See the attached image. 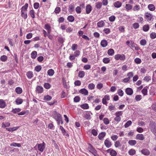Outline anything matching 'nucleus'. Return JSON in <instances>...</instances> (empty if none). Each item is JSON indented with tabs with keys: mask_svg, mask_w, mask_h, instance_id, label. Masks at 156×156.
<instances>
[{
	"mask_svg": "<svg viewBox=\"0 0 156 156\" xmlns=\"http://www.w3.org/2000/svg\"><path fill=\"white\" fill-rule=\"evenodd\" d=\"M79 92L82 94H84L85 95H86L88 94V91L85 88H83L80 89Z\"/></svg>",
	"mask_w": 156,
	"mask_h": 156,
	"instance_id": "nucleus-13",
	"label": "nucleus"
},
{
	"mask_svg": "<svg viewBox=\"0 0 156 156\" xmlns=\"http://www.w3.org/2000/svg\"><path fill=\"white\" fill-rule=\"evenodd\" d=\"M31 58L33 59H35L36 57V56L37 55V53L36 51H33L31 54Z\"/></svg>",
	"mask_w": 156,
	"mask_h": 156,
	"instance_id": "nucleus-37",
	"label": "nucleus"
},
{
	"mask_svg": "<svg viewBox=\"0 0 156 156\" xmlns=\"http://www.w3.org/2000/svg\"><path fill=\"white\" fill-rule=\"evenodd\" d=\"M61 11V9L59 7H58L55 8L54 12L56 14H58Z\"/></svg>",
	"mask_w": 156,
	"mask_h": 156,
	"instance_id": "nucleus-64",
	"label": "nucleus"
},
{
	"mask_svg": "<svg viewBox=\"0 0 156 156\" xmlns=\"http://www.w3.org/2000/svg\"><path fill=\"white\" fill-rule=\"evenodd\" d=\"M136 139L137 140H143L144 139V137L143 134H138L136 135Z\"/></svg>",
	"mask_w": 156,
	"mask_h": 156,
	"instance_id": "nucleus-12",
	"label": "nucleus"
},
{
	"mask_svg": "<svg viewBox=\"0 0 156 156\" xmlns=\"http://www.w3.org/2000/svg\"><path fill=\"white\" fill-rule=\"evenodd\" d=\"M115 19V17L114 16H112L109 18V20L111 22H114Z\"/></svg>",
	"mask_w": 156,
	"mask_h": 156,
	"instance_id": "nucleus-63",
	"label": "nucleus"
},
{
	"mask_svg": "<svg viewBox=\"0 0 156 156\" xmlns=\"http://www.w3.org/2000/svg\"><path fill=\"white\" fill-rule=\"evenodd\" d=\"M88 87L90 90H92L94 88L95 85L93 83H90L88 84Z\"/></svg>",
	"mask_w": 156,
	"mask_h": 156,
	"instance_id": "nucleus-41",
	"label": "nucleus"
},
{
	"mask_svg": "<svg viewBox=\"0 0 156 156\" xmlns=\"http://www.w3.org/2000/svg\"><path fill=\"white\" fill-rule=\"evenodd\" d=\"M78 46L76 44H72L71 49L73 51H75L77 48Z\"/></svg>",
	"mask_w": 156,
	"mask_h": 156,
	"instance_id": "nucleus-57",
	"label": "nucleus"
},
{
	"mask_svg": "<svg viewBox=\"0 0 156 156\" xmlns=\"http://www.w3.org/2000/svg\"><path fill=\"white\" fill-rule=\"evenodd\" d=\"M117 93L119 96L121 97L124 94V92L121 89H119L118 90Z\"/></svg>",
	"mask_w": 156,
	"mask_h": 156,
	"instance_id": "nucleus-50",
	"label": "nucleus"
},
{
	"mask_svg": "<svg viewBox=\"0 0 156 156\" xmlns=\"http://www.w3.org/2000/svg\"><path fill=\"white\" fill-rule=\"evenodd\" d=\"M103 87V84L101 83H99L96 86V87L99 90L101 89Z\"/></svg>",
	"mask_w": 156,
	"mask_h": 156,
	"instance_id": "nucleus-62",
	"label": "nucleus"
},
{
	"mask_svg": "<svg viewBox=\"0 0 156 156\" xmlns=\"http://www.w3.org/2000/svg\"><path fill=\"white\" fill-rule=\"evenodd\" d=\"M150 36L151 39H154L156 38V33L153 32L150 34Z\"/></svg>",
	"mask_w": 156,
	"mask_h": 156,
	"instance_id": "nucleus-49",
	"label": "nucleus"
},
{
	"mask_svg": "<svg viewBox=\"0 0 156 156\" xmlns=\"http://www.w3.org/2000/svg\"><path fill=\"white\" fill-rule=\"evenodd\" d=\"M74 8V6L73 5H69L68 10L69 12H73Z\"/></svg>",
	"mask_w": 156,
	"mask_h": 156,
	"instance_id": "nucleus-42",
	"label": "nucleus"
},
{
	"mask_svg": "<svg viewBox=\"0 0 156 156\" xmlns=\"http://www.w3.org/2000/svg\"><path fill=\"white\" fill-rule=\"evenodd\" d=\"M114 6L117 8L120 7L122 5V3L119 1H116L114 4Z\"/></svg>",
	"mask_w": 156,
	"mask_h": 156,
	"instance_id": "nucleus-23",
	"label": "nucleus"
},
{
	"mask_svg": "<svg viewBox=\"0 0 156 156\" xmlns=\"http://www.w3.org/2000/svg\"><path fill=\"white\" fill-rule=\"evenodd\" d=\"M115 59L116 60H120L122 61H124L126 59V56L124 54H117L115 55Z\"/></svg>",
	"mask_w": 156,
	"mask_h": 156,
	"instance_id": "nucleus-2",
	"label": "nucleus"
},
{
	"mask_svg": "<svg viewBox=\"0 0 156 156\" xmlns=\"http://www.w3.org/2000/svg\"><path fill=\"white\" fill-rule=\"evenodd\" d=\"M107 53L109 55L112 56L114 54L115 51L113 49L110 48L108 50Z\"/></svg>",
	"mask_w": 156,
	"mask_h": 156,
	"instance_id": "nucleus-25",
	"label": "nucleus"
},
{
	"mask_svg": "<svg viewBox=\"0 0 156 156\" xmlns=\"http://www.w3.org/2000/svg\"><path fill=\"white\" fill-rule=\"evenodd\" d=\"M36 91L38 94H41L43 91V88L41 86H37L36 88Z\"/></svg>",
	"mask_w": 156,
	"mask_h": 156,
	"instance_id": "nucleus-9",
	"label": "nucleus"
},
{
	"mask_svg": "<svg viewBox=\"0 0 156 156\" xmlns=\"http://www.w3.org/2000/svg\"><path fill=\"white\" fill-rule=\"evenodd\" d=\"M133 27L134 29H138L139 27V25L137 23H135L133 24Z\"/></svg>",
	"mask_w": 156,
	"mask_h": 156,
	"instance_id": "nucleus-60",
	"label": "nucleus"
},
{
	"mask_svg": "<svg viewBox=\"0 0 156 156\" xmlns=\"http://www.w3.org/2000/svg\"><path fill=\"white\" fill-rule=\"evenodd\" d=\"M105 23L102 20L98 22L97 24V26L98 27H101L105 25Z\"/></svg>",
	"mask_w": 156,
	"mask_h": 156,
	"instance_id": "nucleus-21",
	"label": "nucleus"
},
{
	"mask_svg": "<svg viewBox=\"0 0 156 156\" xmlns=\"http://www.w3.org/2000/svg\"><path fill=\"white\" fill-rule=\"evenodd\" d=\"M128 143L131 146H133L136 143V141L134 140H130L128 141Z\"/></svg>",
	"mask_w": 156,
	"mask_h": 156,
	"instance_id": "nucleus-33",
	"label": "nucleus"
},
{
	"mask_svg": "<svg viewBox=\"0 0 156 156\" xmlns=\"http://www.w3.org/2000/svg\"><path fill=\"white\" fill-rule=\"evenodd\" d=\"M150 129L154 135H156V123L155 122H151L150 124Z\"/></svg>",
	"mask_w": 156,
	"mask_h": 156,
	"instance_id": "nucleus-3",
	"label": "nucleus"
},
{
	"mask_svg": "<svg viewBox=\"0 0 156 156\" xmlns=\"http://www.w3.org/2000/svg\"><path fill=\"white\" fill-rule=\"evenodd\" d=\"M23 100L20 98H17L15 100L16 104L17 105H19L21 104L23 102Z\"/></svg>",
	"mask_w": 156,
	"mask_h": 156,
	"instance_id": "nucleus-22",
	"label": "nucleus"
},
{
	"mask_svg": "<svg viewBox=\"0 0 156 156\" xmlns=\"http://www.w3.org/2000/svg\"><path fill=\"white\" fill-rule=\"evenodd\" d=\"M67 20L69 22H72L74 21L75 18L73 16L70 15L68 16Z\"/></svg>",
	"mask_w": 156,
	"mask_h": 156,
	"instance_id": "nucleus-30",
	"label": "nucleus"
},
{
	"mask_svg": "<svg viewBox=\"0 0 156 156\" xmlns=\"http://www.w3.org/2000/svg\"><path fill=\"white\" fill-rule=\"evenodd\" d=\"M110 104H111V105L109 106L108 107L109 110L110 111L115 110L116 108L115 106L112 105L111 103H110Z\"/></svg>",
	"mask_w": 156,
	"mask_h": 156,
	"instance_id": "nucleus-54",
	"label": "nucleus"
},
{
	"mask_svg": "<svg viewBox=\"0 0 156 156\" xmlns=\"http://www.w3.org/2000/svg\"><path fill=\"white\" fill-rule=\"evenodd\" d=\"M125 91L126 94L129 95H131L133 93V90L131 88L129 87L126 88Z\"/></svg>",
	"mask_w": 156,
	"mask_h": 156,
	"instance_id": "nucleus-8",
	"label": "nucleus"
},
{
	"mask_svg": "<svg viewBox=\"0 0 156 156\" xmlns=\"http://www.w3.org/2000/svg\"><path fill=\"white\" fill-rule=\"evenodd\" d=\"M10 123L9 122H3L2 125V127L5 128L6 127H9L10 126Z\"/></svg>",
	"mask_w": 156,
	"mask_h": 156,
	"instance_id": "nucleus-32",
	"label": "nucleus"
},
{
	"mask_svg": "<svg viewBox=\"0 0 156 156\" xmlns=\"http://www.w3.org/2000/svg\"><path fill=\"white\" fill-rule=\"evenodd\" d=\"M150 27L148 24L144 25L143 27V30L144 32L147 31L149 29Z\"/></svg>",
	"mask_w": 156,
	"mask_h": 156,
	"instance_id": "nucleus-28",
	"label": "nucleus"
},
{
	"mask_svg": "<svg viewBox=\"0 0 156 156\" xmlns=\"http://www.w3.org/2000/svg\"><path fill=\"white\" fill-rule=\"evenodd\" d=\"M132 121L130 120H129L127 121V122L125 123L124 125V126L125 128H126L130 126L132 124Z\"/></svg>",
	"mask_w": 156,
	"mask_h": 156,
	"instance_id": "nucleus-51",
	"label": "nucleus"
},
{
	"mask_svg": "<svg viewBox=\"0 0 156 156\" xmlns=\"http://www.w3.org/2000/svg\"><path fill=\"white\" fill-rule=\"evenodd\" d=\"M102 6V3L100 2H98L96 3L95 7L97 9H99L101 8Z\"/></svg>",
	"mask_w": 156,
	"mask_h": 156,
	"instance_id": "nucleus-31",
	"label": "nucleus"
},
{
	"mask_svg": "<svg viewBox=\"0 0 156 156\" xmlns=\"http://www.w3.org/2000/svg\"><path fill=\"white\" fill-rule=\"evenodd\" d=\"M29 14L30 16L33 18H35V16L34 13V12L33 10H31L30 11Z\"/></svg>",
	"mask_w": 156,
	"mask_h": 156,
	"instance_id": "nucleus-61",
	"label": "nucleus"
},
{
	"mask_svg": "<svg viewBox=\"0 0 156 156\" xmlns=\"http://www.w3.org/2000/svg\"><path fill=\"white\" fill-rule=\"evenodd\" d=\"M106 152L109 153L110 155L112 156H115L117 155L116 151L111 148L107 150L106 151Z\"/></svg>",
	"mask_w": 156,
	"mask_h": 156,
	"instance_id": "nucleus-7",
	"label": "nucleus"
},
{
	"mask_svg": "<svg viewBox=\"0 0 156 156\" xmlns=\"http://www.w3.org/2000/svg\"><path fill=\"white\" fill-rule=\"evenodd\" d=\"M141 153L145 155L148 156L150 154V151L147 149H143L141 151Z\"/></svg>",
	"mask_w": 156,
	"mask_h": 156,
	"instance_id": "nucleus-10",
	"label": "nucleus"
},
{
	"mask_svg": "<svg viewBox=\"0 0 156 156\" xmlns=\"http://www.w3.org/2000/svg\"><path fill=\"white\" fill-rule=\"evenodd\" d=\"M80 98L78 96H76L74 98V101L75 102H79L80 100Z\"/></svg>",
	"mask_w": 156,
	"mask_h": 156,
	"instance_id": "nucleus-59",
	"label": "nucleus"
},
{
	"mask_svg": "<svg viewBox=\"0 0 156 156\" xmlns=\"http://www.w3.org/2000/svg\"><path fill=\"white\" fill-rule=\"evenodd\" d=\"M52 97L51 96L47 95L44 96V97L43 100L45 101H48L51 99Z\"/></svg>",
	"mask_w": 156,
	"mask_h": 156,
	"instance_id": "nucleus-24",
	"label": "nucleus"
},
{
	"mask_svg": "<svg viewBox=\"0 0 156 156\" xmlns=\"http://www.w3.org/2000/svg\"><path fill=\"white\" fill-rule=\"evenodd\" d=\"M91 133L94 136H97L98 134L97 131L94 129H92L91 130Z\"/></svg>",
	"mask_w": 156,
	"mask_h": 156,
	"instance_id": "nucleus-53",
	"label": "nucleus"
},
{
	"mask_svg": "<svg viewBox=\"0 0 156 156\" xmlns=\"http://www.w3.org/2000/svg\"><path fill=\"white\" fill-rule=\"evenodd\" d=\"M153 17V16L148 12H146L145 13L144 18L148 22L151 20Z\"/></svg>",
	"mask_w": 156,
	"mask_h": 156,
	"instance_id": "nucleus-4",
	"label": "nucleus"
},
{
	"mask_svg": "<svg viewBox=\"0 0 156 156\" xmlns=\"http://www.w3.org/2000/svg\"><path fill=\"white\" fill-rule=\"evenodd\" d=\"M147 7L148 9L151 11H154L155 9V6L152 4H150L148 5Z\"/></svg>",
	"mask_w": 156,
	"mask_h": 156,
	"instance_id": "nucleus-20",
	"label": "nucleus"
},
{
	"mask_svg": "<svg viewBox=\"0 0 156 156\" xmlns=\"http://www.w3.org/2000/svg\"><path fill=\"white\" fill-rule=\"evenodd\" d=\"M141 92L144 96L147 94V90L146 87H144L142 90Z\"/></svg>",
	"mask_w": 156,
	"mask_h": 156,
	"instance_id": "nucleus-45",
	"label": "nucleus"
},
{
	"mask_svg": "<svg viewBox=\"0 0 156 156\" xmlns=\"http://www.w3.org/2000/svg\"><path fill=\"white\" fill-rule=\"evenodd\" d=\"M104 144L106 147L108 148L111 147L112 145L111 142L109 138H107L105 140Z\"/></svg>",
	"mask_w": 156,
	"mask_h": 156,
	"instance_id": "nucleus-6",
	"label": "nucleus"
},
{
	"mask_svg": "<svg viewBox=\"0 0 156 156\" xmlns=\"http://www.w3.org/2000/svg\"><path fill=\"white\" fill-rule=\"evenodd\" d=\"M6 106V103L4 101L3 99H0V108H4Z\"/></svg>",
	"mask_w": 156,
	"mask_h": 156,
	"instance_id": "nucleus-15",
	"label": "nucleus"
},
{
	"mask_svg": "<svg viewBox=\"0 0 156 156\" xmlns=\"http://www.w3.org/2000/svg\"><path fill=\"white\" fill-rule=\"evenodd\" d=\"M28 4L26 3L25 5L23 6L21 9V11H27L28 7Z\"/></svg>",
	"mask_w": 156,
	"mask_h": 156,
	"instance_id": "nucleus-34",
	"label": "nucleus"
},
{
	"mask_svg": "<svg viewBox=\"0 0 156 156\" xmlns=\"http://www.w3.org/2000/svg\"><path fill=\"white\" fill-rule=\"evenodd\" d=\"M27 76L29 79H30L33 77V73L31 71H28L26 74Z\"/></svg>",
	"mask_w": 156,
	"mask_h": 156,
	"instance_id": "nucleus-19",
	"label": "nucleus"
},
{
	"mask_svg": "<svg viewBox=\"0 0 156 156\" xmlns=\"http://www.w3.org/2000/svg\"><path fill=\"white\" fill-rule=\"evenodd\" d=\"M7 57L5 55H3L0 57V60L2 62H5L7 59Z\"/></svg>",
	"mask_w": 156,
	"mask_h": 156,
	"instance_id": "nucleus-40",
	"label": "nucleus"
},
{
	"mask_svg": "<svg viewBox=\"0 0 156 156\" xmlns=\"http://www.w3.org/2000/svg\"><path fill=\"white\" fill-rule=\"evenodd\" d=\"M21 16L24 19H26L27 17V13L26 11H21Z\"/></svg>",
	"mask_w": 156,
	"mask_h": 156,
	"instance_id": "nucleus-18",
	"label": "nucleus"
},
{
	"mask_svg": "<svg viewBox=\"0 0 156 156\" xmlns=\"http://www.w3.org/2000/svg\"><path fill=\"white\" fill-rule=\"evenodd\" d=\"M141 60L138 58H136L134 59V62L137 64H140L141 62Z\"/></svg>",
	"mask_w": 156,
	"mask_h": 156,
	"instance_id": "nucleus-58",
	"label": "nucleus"
},
{
	"mask_svg": "<svg viewBox=\"0 0 156 156\" xmlns=\"http://www.w3.org/2000/svg\"><path fill=\"white\" fill-rule=\"evenodd\" d=\"M86 119L90 120L91 119V117L90 113H87L83 116Z\"/></svg>",
	"mask_w": 156,
	"mask_h": 156,
	"instance_id": "nucleus-48",
	"label": "nucleus"
},
{
	"mask_svg": "<svg viewBox=\"0 0 156 156\" xmlns=\"http://www.w3.org/2000/svg\"><path fill=\"white\" fill-rule=\"evenodd\" d=\"M108 42L106 40H103L101 41V45L102 47L105 48L108 45Z\"/></svg>",
	"mask_w": 156,
	"mask_h": 156,
	"instance_id": "nucleus-17",
	"label": "nucleus"
},
{
	"mask_svg": "<svg viewBox=\"0 0 156 156\" xmlns=\"http://www.w3.org/2000/svg\"><path fill=\"white\" fill-rule=\"evenodd\" d=\"M123 112L121 111H119L115 113V115L116 116L120 117L122 115Z\"/></svg>",
	"mask_w": 156,
	"mask_h": 156,
	"instance_id": "nucleus-56",
	"label": "nucleus"
},
{
	"mask_svg": "<svg viewBox=\"0 0 156 156\" xmlns=\"http://www.w3.org/2000/svg\"><path fill=\"white\" fill-rule=\"evenodd\" d=\"M11 146H14L15 147H20L21 146V144L19 143L13 142L10 145Z\"/></svg>",
	"mask_w": 156,
	"mask_h": 156,
	"instance_id": "nucleus-39",
	"label": "nucleus"
},
{
	"mask_svg": "<svg viewBox=\"0 0 156 156\" xmlns=\"http://www.w3.org/2000/svg\"><path fill=\"white\" fill-rule=\"evenodd\" d=\"M55 72L53 69H49L47 72L48 75L50 76H52L54 74Z\"/></svg>",
	"mask_w": 156,
	"mask_h": 156,
	"instance_id": "nucleus-29",
	"label": "nucleus"
},
{
	"mask_svg": "<svg viewBox=\"0 0 156 156\" xmlns=\"http://www.w3.org/2000/svg\"><path fill=\"white\" fill-rule=\"evenodd\" d=\"M16 92L18 94H20L22 92V89L20 87H17L15 89Z\"/></svg>",
	"mask_w": 156,
	"mask_h": 156,
	"instance_id": "nucleus-27",
	"label": "nucleus"
},
{
	"mask_svg": "<svg viewBox=\"0 0 156 156\" xmlns=\"http://www.w3.org/2000/svg\"><path fill=\"white\" fill-rule=\"evenodd\" d=\"M80 107L84 109H87L89 108L88 105L87 103H85L81 105Z\"/></svg>",
	"mask_w": 156,
	"mask_h": 156,
	"instance_id": "nucleus-38",
	"label": "nucleus"
},
{
	"mask_svg": "<svg viewBox=\"0 0 156 156\" xmlns=\"http://www.w3.org/2000/svg\"><path fill=\"white\" fill-rule=\"evenodd\" d=\"M42 67L41 65L36 66L34 68V70L37 72H39L41 69Z\"/></svg>",
	"mask_w": 156,
	"mask_h": 156,
	"instance_id": "nucleus-35",
	"label": "nucleus"
},
{
	"mask_svg": "<svg viewBox=\"0 0 156 156\" xmlns=\"http://www.w3.org/2000/svg\"><path fill=\"white\" fill-rule=\"evenodd\" d=\"M45 144L43 142L42 144H37L34 147L35 148L36 147H37V150L41 151L43 152L45 148Z\"/></svg>",
	"mask_w": 156,
	"mask_h": 156,
	"instance_id": "nucleus-1",
	"label": "nucleus"
},
{
	"mask_svg": "<svg viewBox=\"0 0 156 156\" xmlns=\"http://www.w3.org/2000/svg\"><path fill=\"white\" fill-rule=\"evenodd\" d=\"M136 151L133 149H131L128 151V154L129 155L132 156L136 154Z\"/></svg>",
	"mask_w": 156,
	"mask_h": 156,
	"instance_id": "nucleus-36",
	"label": "nucleus"
},
{
	"mask_svg": "<svg viewBox=\"0 0 156 156\" xmlns=\"http://www.w3.org/2000/svg\"><path fill=\"white\" fill-rule=\"evenodd\" d=\"M147 43V41L145 39H143L141 40L140 41V44L142 46L145 45Z\"/></svg>",
	"mask_w": 156,
	"mask_h": 156,
	"instance_id": "nucleus-52",
	"label": "nucleus"
},
{
	"mask_svg": "<svg viewBox=\"0 0 156 156\" xmlns=\"http://www.w3.org/2000/svg\"><path fill=\"white\" fill-rule=\"evenodd\" d=\"M85 75V73L83 71H80L79 72L78 74L79 77L80 78H83Z\"/></svg>",
	"mask_w": 156,
	"mask_h": 156,
	"instance_id": "nucleus-26",
	"label": "nucleus"
},
{
	"mask_svg": "<svg viewBox=\"0 0 156 156\" xmlns=\"http://www.w3.org/2000/svg\"><path fill=\"white\" fill-rule=\"evenodd\" d=\"M89 144L91 146V147L89 148V151L93 154L95 155L97 154L96 150L92 147L91 144Z\"/></svg>",
	"mask_w": 156,
	"mask_h": 156,
	"instance_id": "nucleus-11",
	"label": "nucleus"
},
{
	"mask_svg": "<svg viewBox=\"0 0 156 156\" xmlns=\"http://www.w3.org/2000/svg\"><path fill=\"white\" fill-rule=\"evenodd\" d=\"M142 98V97L140 95H137L135 96V99L137 101H140Z\"/></svg>",
	"mask_w": 156,
	"mask_h": 156,
	"instance_id": "nucleus-44",
	"label": "nucleus"
},
{
	"mask_svg": "<svg viewBox=\"0 0 156 156\" xmlns=\"http://www.w3.org/2000/svg\"><path fill=\"white\" fill-rule=\"evenodd\" d=\"M105 135L106 133L105 132H101L99 134L98 137L99 140H102Z\"/></svg>",
	"mask_w": 156,
	"mask_h": 156,
	"instance_id": "nucleus-16",
	"label": "nucleus"
},
{
	"mask_svg": "<svg viewBox=\"0 0 156 156\" xmlns=\"http://www.w3.org/2000/svg\"><path fill=\"white\" fill-rule=\"evenodd\" d=\"M103 31L106 34H109L111 32L110 30L108 28H105Z\"/></svg>",
	"mask_w": 156,
	"mask_h": 156,
	"instance_id": "nucleus-55",
	"label": "nucleus"
},
{
	"mask_svg": "<svg viewBox=\"0 0 156 156\" xmlns=\"http://www.w3.org/2000/svg\"><path fill=\"white\" fill-rule=\"evenodd\" d=\"M44 87L46 89H48L51 87V85L49 83H44Z\"/></svg>",
	"mask_w": 156,
	"mask_h": 156,
	"instance_id": "nucleus-46",
	"label": "nucleus"
},
{
	"mask_svg": "<svg viewBox=\"0 0 156 156\" xmlns=\"http://www.w3.org/2000/svg\"><path fill=\"white\" fill-rule=\"evenodd\" d=\"M110 60L109 58L106 57L103 59V62L105 64H107L109 62Z\"/></svg>",
	"mask_w": 156,
	"mask_h": 156,
	"instance_id": "nucleus-43",
	"label": "nucleus"
},
{
	"mask_svg": "<svg viewBox=\"0 0 156 156\" xmlns=\"http://www.w3.org/2000/svg\"><path fill=\"white\" fill-rule=\"evenodd\" d=\"M92 10V7L90 5H87L86 6V12L87 14H88L90 13Z\"/></svg>",
	"mask_w": 156,
	"mask_h": 156,
	"instance_id": "nucleus-14",
	"label": "nucleus"
},
{
	"mask_svg": "<svg viewBox=\"0 0 156 156\" xmlns=\"http://www.w3.org/2000/svg\"><path fill=\"white\" fill-rule=\"evenodd\" d=\"M21 111V109L19 108H15L14 109H13L12 110L11 112L12 113H16L17 112H20Z\"/></svg>",
	"mask_w": 156,
	"mask_h": 156,
	"instance_id": "nucleus-47",
	"label": "nucleus"
},
{
	"mask_svg": "<svg viewBox=\"0 0 156 156\" xmlns=\"http://www.w3.org/2000/svg\"><path fill=\"white\" fill-rule=\"evenodd\" d=\"M54 113L55 116L54 118L56 121H59L61 120L62 117L61 115L59 113L57 112L56 111H55Z\"/></svg>",
	"mask_w": 156,
	"mask_h": 156,
	"instance_id": "nucleus-5",
	"label": "nucleus"
}]
</instances>
